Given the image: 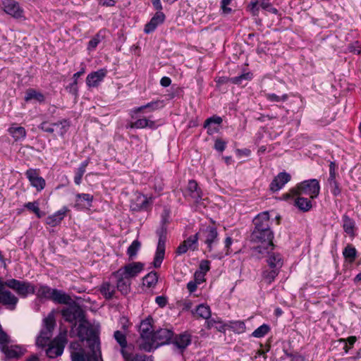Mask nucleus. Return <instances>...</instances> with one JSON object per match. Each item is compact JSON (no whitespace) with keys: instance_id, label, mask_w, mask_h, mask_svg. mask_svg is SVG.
I'll use <instances>...</instances> for the list:
<instances>
[{"instance_id":"nucleus-33","label":"nucleus","mask_w":361,"mask_h":361,"mask_svg":"<svg viewBox=\"0 0 361 361\" xmlns=\"http://www.w3.org/2000/svg\"><path fill=\"white\" fill-rule=\"evenodd\" d=\"M342 219L343 222V228L344 231L350 236H354L355 228V221L345 214L343 216Z\"/></svg>"},{"instance_id":"nucleus-7","label":"nucleus","mask_w":361,"mask_h":361,"mask_svg":"<svg viewBox=\"0 0 361 361\" xmlns=\"http://www.w3.org/2000/svg\"><path fill=\"white\" fill-rule=\"evenodd\" d=\"M197 235L198 240L203 242L207 246V252H212L213 247L218 243V232L216 227L207 226L200 230Z\"/></svg>"},{"instance_id":"nucleus-64","label":"nucleus","mask_w":361,"mask_h":361,"mask_svg":"<svg viewBox=\"0 0 361 361\" xmlns=\"http://www.w3.org/2000/svg\"><path fill=\"white\" fill-rule=\"evenodd\" d=\"M197 283L196 281H190L187 284V288L190 293H193L197 290Z\"/></svg>"},{"instance_id":"nucleus-55","label":"nucleus","mask_w":361,"mask_h":361,"mask_svg":"<svg viewBox=\"0 0 361 361\" xmlns=\"http://www.w3.org/2000/svg\"><path fill=\"white\" fill-rule=\"evenodd\" d=\"M89 164H90V159H87L86 160L82 161L80 164V166L77 169V170L75 171V174L82 176L86 171V167L88 166Z\"/></svg>"},{"instance_id":"nucleus-47","label":"nucleus","mask_w":361,"mask_h":361,"mask_svg":"<svg viewBox=\"0 0 361 361\" xmlns=\"http://www.w3.org/2000/svg\"><path fill=\"white\" fill-rule=\"evenodd\" d=\"M70 348L73 350L71 351V356L72 357L73 354L80 353L83 355L85 357L92 355V351L90 350L88 353H85V350L81 348L80 344L78 342H72L70 345Z\"/></svg>"},{"instance_id":"nucleus-15","label":"nucleus","mask_w":361,"mask_h":361,"mask_svg":"<svg viewBox=\"0 0 361 361\" xmlns=\"http://www.w3.org/2000/svg\"><path fill=\"white\" fill-rule=\"evenodd\" d=\"M18 302V298L10 290L4 289L0 292V303L8 310H14Z\"/></svg>"},{"instance_id":"nucleus-62","label":"nucleus","mask_w":361,"mask_h":361,"mask_svg":"<svg viewBox=\"0 0 361 361\" xmlns=\"http://www.w3.org/2000/svg\"><path fill=\"white\" fill-rule=\"evenodd\" d=\"M258 4H259L258 0H251L250 4L248 6L250 8V10L252 11V13L254 15H256L258 12V8H257Z\"/></svg>"},{"instance_id":"nucleus-40","label":"nucleus","mask_w":361,"mask_h":361,"mask_svg":"<svg viewBox=\"0 0 361 361\" xmlns=\"http://www.w3.org/2000/svg\"><path fill=\"white\" fill-rule=\"evenodd\" d=\"M228 328L236 334H243L246 330L245 324L242 321H233L228 324Z\"/></svg>"},{"instance_id":"nucleus-34","label":"nucleus","mask_w":361,"mask_h":361,"mask_svg":"<svg viewBox=\"0 0 361 361\" xmlns=\"http://www.w3.org/2000/svg\"><path fill=\"white\" fill-rule=\"evenodd\" d=\"M76 200L75 203V207L77 209H81L85 207L82 202H86L88 206H91V203L93 200V196L88 193H78L75 195Z\"/></svg>"},{"instance_id":"nucleus-56","label":"nucleus","mask_w":361,"mask_h":361,"mask_svg":"<svg viewBox=\"0 0 361 361\" xmlns=\"http://www.w3.org/2000/svg\"><path fill=\"white\" fill-rule=\"evenodd\" d=\"M209 262L207 260H202L200 264L199 270L197 271L205 275V274L209 270Z\"/></svg>"},{"instance_id":"nucleus-17","label":"nucleus","mask_w":361,"mask_h":361,"mask_svg":"<svg viewBox=\"0 0 361 361\" xmlns=\"http://www.w3.org/2000/svg\"><path fill=\"white\" fill-rule=\"evenodd\" d=\"M273 248H269V252L261 254L262 255H267V262L270 269H276L280 270L283 264V259L281 254L271 252Z\"/></svg>"},{"instance_id":"nucleus-6","label":"nucleus","mask_w":361,"mask_h":361,"mask_svg":"<svg viewBox=\"0 0 361 361\" xmlns=\"http://www.w3.org/2000/svg\"><path fill=\"white\" fill-rule=\"evenodd\" d=\"M67 305L68 306L63 308L61 312L63 318L66 322L72 324L74 326H76L78 322H84V311L75 301H72Z\"/></svg>"},{"instance_id":"nucleus-61","label":"nucleus","mask_w":361,"mask_h":361,"mask_svg":"<svg viewBox=\"0 0 361 361\" xmlns=\"http://www.w3.org/2000/svg\"><path fill=\"white\" fill-rule=\"evenodd\" d=\"M66 90L72 94L76 96L78 94L77 82L73 81L72 83H71L68 86L66 87Z\"/></svg>"},{"instance_id":"nucleus-27","label":"nucleus","mask_w":361,"mask_h":361,"mask_svg":"<svg viewBox=\"0 0 361 361\" xmlns=\"http://www.w3.org/2000/svg\"><path fill=\"white\" fill-rule=\"evenodd\" d=\"M222 121L223 120L221 117L218 116H213L205 120L204 128L207 129V133L209 135H212L218 131V128L216 127H213L212 125L215 124L219 126Z\"/></svg>"},{"instance_id":"nucleus-37","label":"nucleus","mask_w":361,"mask_h":361,"mask_svg":"<svg viewBox=\"0 0 361 361\" xmlns=\"http://www.w3.org/2000/svg\"><path fill=\"white\" fill-rule=\"evenodd\" d=\"M158 281V275L155 271H151L143 278V285L148 288L154 287Z\"/></svg>"},{"instance_id":"nucleus-1","label":"nucleus","mask_w":361,"mask_h":361,"mask_svg":"<svg viewBox=\"0 0 361 361\" xmlns=\"http://www.w3.org/2000/svg\"><path fill=\"white\" fill-rule=\"evenodd\" d=\"M44 328L41 330L39 336L37 338L36 344L39 347H44L48 345L46 354L49 358H55L62 355L66 343V333L61 334L53 341H50L52 336V331L56 326L55 317L51 312L44 319Z\"/></svg>"},{"instance_id":"nucleus-12","label":"nucleus","mask_w":361,"mask_h":361,"mask_svg":"<svg viewBox=\"0 0 361 361\" xmlns=\"http://www.w3.org/2000/svg\"><path fill=\"white\" fill-rule=\"evenodd\" d=\"M139 332L142 339L141 343H146L150 341L154 333L153 319L152 317L149 316L140 322Z\"/></svg>"},{"instance_id":"nucleus-11","label":"nucleus","mask_w":361,"mask_h":361,"mask_svg":"<svg viewBox=\"0 0 361 361\" xmlns=\"http://www.w3.org/2000/svg\"><path fill=\"white\" fill-rule=\"evenodd\" d=\"M152 203V199L147 196L137 194L131 200L130 209L134 212L147 211Z\"/></svg>"},{"instance_id":"nucleus-44","label":"nucleus","mask_w":361,"mask_h":361,"mask_svg":"<svg viewBox=\"0 0 361 361\" xmlns=\"http://www.w3.org/2000/svg\"><path fill=\"white\" fill-rule=\"evenodd\" d=\"M270 330L269 325L264 324L256 329L251 334L255 338H262L268 334Z\"/></svg>"},{"instance_id":"nucleus-52","label":"nucleus","mask_w":361,"mask_h":361,"mask_svg":"<svg viewBox=\"0 0 361 361\" xmlns=\"http://www.w3.org/2000/svg\"><path fill=\"white\" fill-rule=\"evenodd\" d=\"M202 191L200 188L188 194H185V197L190 198L195 203H198L202 200Z\"/></svg>"},{"instance_id":"nucleus-36","label":"nucleus","mask_w":361,"mask_h":361,"mask_svg":"<svg viewBox=\"0 0 361 361\" xmlns=\"http://www.w3.org/2000/svg\"><path fill=\"white\" fill-rule=\"evenodd\" d=\"M280 270L276 269H265L263 271L262 273V277L264 281L270 284L271 282L274 281L276 277L279 274Z\"/></svg>"},{"instance_id":"nucleus-51","label":"nucleus","mask_w":361,"mask_h":361,"mask_svg":"<svg viewBox=\"0 0 361 361\" xmlns=\"http://www.w3.org/2000/svg\"><path fill=\"white\" fill-rule=\"evenodd\" d=\"M125 361H153L152 357L145 355H136L131 356V353L127 355V357H124Z\"/></svg>"},{"instance_id":"nucleus-3","label":"nucleus","mask_w":361,"mask_h":361,"mask_svg":"<svg viewBox=\"0 0 361 361\" xmlns=\"http://www.w3.org/2000/svg\"><path fill=\"white\" fill-rule=\"evenodd\" d=\"M78 336L82 341H86L88 343L89 348L92 351V355L86 357L87 361H101L98 332L85 319L84 322L79 323Z\"/></svg>"},{"instance_id":"nucleus-5","label":"nucleus","mask_w":361,"mask_h":361,"mask_svg":"<svg viewBox=\"0 0 361 361\" xmlns=\"http://www.w3.org/2000/svg\"><path fill=\"white\" fill-rule=\"evenodd\" d=\"M173 337V332L167 329H160L154 331L149 341L140 343V348L147 352H150L158 347L170 343Z\"/></svg>"},{"instance_id":"nucleus-59","label":"nucleus","mask_w":361,"mask_h":361,"mask_svg":"<svg viewBox=\"0 0 361 361\" xmlns=\"http://www.w3.org/2000/svg\"><path fill=\"white\" fill-rule=\"evenodd\" d=\"M226 142L222 140L217 139L214 143V149L219 152H223L226 148Z\"/></svg>"},{"instance_id":"nucleus-45","label":"nucleus","mask_w":361,"mask_h":361,"mask_svg":"<svg viewBox=\"0 0 361 361\" xmlns=\"http://www.w3.org/2000/svg\"><path fill=\"white\" fill-rule=\"evenodd\" d=\"M141 247V243L137 240L133 241L130 245L128 247L127 250V254L130 258H133L137 255L138 250Z\"/></svg>"},{"instance_id":"nucleus-32","label":"nucleus","mask_w":361,"mask_h":361,"mask_svg":"<svg viewBox=\"0 0 361 361\" xmlns=\"http://www.w3.org/2000/svg\"><path fill=\"white\" fill-rule=\"evenodd\" d=\"M54 289L47 285L40 284L37 290L35 289L37 297L39 299L51 300Z\"/></svg>"},{"instance_id":"nucleus-22","label":"nucleus","mask_w":361,"mask_h":361,"mask_svg":"<svg viewBox=\"0 0 361 361\" xmlns=\"http://www.w3.org/2000/svg\"><path fill=\"white\" fill-rule=\"evenodd\" d=\"M114 336L121 346V353L123 357H127V355L130 353V348L127 345L126 335L121 331H116Z\"/></svg>"},{"instance_id":"nucleus-19","label":"nucleus","mask_w":361,"mask_h":361,"mask_svg":"<svg viewBox=\"0 0 361 361\" xmlns=\"http://www.w3.org/2000/svg\"><path fill=\"white\" fill-rule=\"evenodd\" d=\"M290 175L286 172L279 173L270 183V190L276 192L281 190L290 180Z\"/></svg>"},{"instance_id":"nucleus-10","label":"nucleus","mask_w":361,"mask_h":361,"mask_svg":"<svg viewBox=\"0 0 361 361\" xmlns=\"http://www.w3.org/2000/svg\"><path fill=\"white\" fill-rule=\"evenodd\" d=\"M143 268L144 264L142 262H132L120 268L113 274L114 276H124V277L130 279L131 278L135 277L139 273H140Z\"/></svg>"},{"instance_id":"nucleus-53","label":"nucleus","mask_w":361,"mask_h":361,"mask_svg":"<svg viewBox=\"0 0 361 361\" xmlns=\"http://www.w3.org/2000/svg\"><path fill=\"white\" fill-rule=\"evenodd\" d=\"M231 3V0H221L220 8L223 15H228L233 11L232 8L228 6Z\"/></svg>"},{"instance_id":"nucleus-9","label":"nucleus","mask_w":361,"mask_h":361,"mask_svg":"<svg viewBox=\"0 0 361 361\" xmlns=\"http://www.w3.org/2000/svg\"><path fill=\"white\" fill-rule=\"evenodd\" d=\"M156 233L159 237V240L154 257L153 265L155 268H159L161 267L165 255V243L167 234L166 226H160L159 228H157Z\"/></svg>"},{"instance_id":"nucleus-50","label":"nucleus","mask_w":361,"mask_h":361,"mask_svg":"<svg viewBox=\"0 0 361 361\" xmlns=\"http://www.w3.org/2000/svg\"><path fill=\"white\" fill-rule=\"evenodd\" d=\"M233 243V240L231 237H227L225 240V252H219V254L217 255H213L212 257L214 258H219V259H221L223 258L225 255H227L229 254V248L231 245Z\"/></svg>"},{"instance_id":"nucleus-8","label":"nucleus","mask_w":361,"mask_h":361,"mask_svg":"<svg viewBox=\"0 0 361 361\" xmlns=\"http://www.w3.org/2000/svg\"><path fill=\"white\" fill-rule=\"evenodd\" d=\"M5 284L7 287L13 290L22 298H26L28 295L35 293V285L27 281L12 279L5 281Z\"/></svg>"},{"instance_id":"nucleus-28","label":"nucleus","mask_w":361,"mask_h":361,"mask_svg":"<svg viewBox=\"0 0 361 361\" xmlns=\"http://www.w3.org/2000/svg\"><path fill=\"white\" fill-rule=\"evenodd\" d=\"M117 279L116 288L123 295H126L130 289V279L124 276H114Z\"/></svg>"},{"instance_id":"nucleus-18","label":"nucleus","mask_w":361,"mask_h":361,"mask_svg":"<svg viewBox=\"0 0 361 361\" xmlns=\"http://www.w3.org/2000/svg\"><path fill=\"white\" fill-rule=\"evenodd\" d=\"M165 20V15L161 11H157L154 16L151 18L150 21L148 22L144 28V32L146 34L153 32L157 27L161 25Z\"/></svg>"},{"instance_id":"nucleus-60","label":"nucleus","mask_w":361,"mask_h":361,"mask_svg":"<svg viewBox=\"0 0 361 361\" xmlns=\"http://www.w3.org/2000/svg\"><path fill=\"white\" fill-rule=\"evenodd\" d=\"M155 302L159 305V307L162 308L166 305L168 302V298L164 295H159L156 297Z\"/></svg>"},{"instance_id":"nucleus-4","label":"nucleus","mask_w":361,"mask_h":361,"mask_svg":"<svg viewBox=\"0 0 361 361\" xmlns=\"http://www.w3.org/2000/svg\"><path fill=\"white\" fill-rule=\"evenodd\" d=\"M320 192V185L317 179L306 180L298 183L296 187L290 190L289 192L283 195V199L289 200L290 195H308L310 199L316 198Z\"/></svg>"},{"instance_id":"nucleus-41","label":"nucleus","mask_w":361,"mask_h":361,"mask_svg":"<svg viewBox=\"0 0 361 361\" xmlns=\"http://www.w3.org/2000/svg\"><path fill=\"white\" fill-rule=\"evenodd\" d=\"M343 255L350 262H353L357 256L356 249L350 244H348L343 250Z\"/></svg>"},{"instance_id":"nucleus-29","label":"nucleus","mask_w":361,"mask_h":361,"mask_svg":"<svg viewBox=\"0 0 361 361\" xmlns=\"http://www.w3.org/2000/svg\"><path fill=\"white\" fill-rule=\"evenodd\" d=\"M129 127L130 128H137V129L138 128H145L156 129L157 126L154 121H151L146 118H143L137 119L135 122L131 123L129 125Z\"/></svg>"},{"instance_id":"nucleus-23","label":"nucleus","mask_w":361,"mask_h":361,"mask_svg":"<svg viewBox=\"0 0 361 361\" xmlns=\"http://www.w3.org/2000/svg\"><path fill=\"white\" fill-rule=\"evenodd\" d=\"M290 198L293 200L294 205L302 212H307L312 207L311 200L301 195H290L289 199Z\"/></svg>"},{"instance_id":"nucleus-39","label":"nucleus","mask_w":361,"mask_h":361,"mask_svg":"<svg viewBox=\"0 0 361 361\" xmlns=\"http://www.w3.org/2000/svg\"><path fill=\"white\" fill-rule=\"evenodd\" d=\"M31 99H35L39 102H42L44 100V96L42 93L37 92L33 89H29L26 92L25 100L28 102Z\"/></svg>"},{"instance_id":"nucleus-54","label":"nucleus","mask_w":361,"mask_h":361,"mask_svg":"<svg viewBox=\"0 0 361 361\" xmlns=\"http://www.w3.org/2000/svg\"><path fill=\"white\" fill-rule=\"evenodd\" d=\"M260 6L264 9V10H267L268 11H269L270 13H274V14H278V10L274 8V7H272L271 5L266 0H262L261 1V3H260Z\"/></svg>"},{"instance_id":"nucleus-35","label":"nucleus","mask_w":361,"mask_h":361,"mask_svg":"<svg viewBox=\"0 0 361 361\" xmlns=\"http://www.w3.org/2000/svg\"><path fill=\"white\" fill-rule=\"evenodd\" d=\"M62 127L61 121L54 123H49L47 121H44L39 125V128L44 132L52 133L57 130V128H62Z\"/></svg>"},{"instance_id":"nucleus-2","label":"nucleus","mask_w":361,"mask_h":361,"mask_svg":"<svg viewBox=\"0 0 361 361\" xmlns=\"http://www.w3.org/2000/svg\"><path fill=\"white\" fill-rule=\"evenodd\" d=\"M254 229L251 233V240L259 245L254 247L257 254H264L269 248L274 247V232L271 228V221L268 212H263L253 219Z\"/></svg>"},{"instance_id":"nucleus-58","label":"nucleus","mask_w":361,"mask_h":361,"mask_svg":"<svg viewBox=\"0 0 361 361\" xmlns=\"http://www.w3.org/2000/svg\"><path fill=\"white\" fill-rule=\"evenodd\" d=\"M329 185L330 186L331 191L334 196H338L341 194V190L336 181H333L332 183H329Z\"/></svg>"},{"instance_id":"nucleus-48","label":"nucleus","mask_w":361,"mask_h":361,"mask_svg":"<svg viewBox=\"0 0 361 361\" xmlns=\"http://www.w3.org/2000/svg\"><path fill=\"white\" fill-rule=\"evenodd\" d=\"M252 74L250 72L243 73L240 75L231 78V82L233 84L240 85L243 80H250L252 79Z\"/></svg>"},{"instance_id":"nucleus-46","label":"nucleus","mask_w":361,"mask_h":361,"mask_svg":"<svg viewBox=\"0 0 361 361\" xmlns=\"http://www.w3.org/2000/svg\"><path fill=\"white\" fill-rule=\"evenodd\" d=\"M265 97L271 102H281L287 101L288 95L287 94H283L281 96H279L274 93H267L265 94Z\"/></svg>"},{"instance_id":"nucleus-49","label":"nucleus","mask_w":361,"mask_h":361,"mask_svg":"<svg viewBox=\"0 0 361 361\" xmlns=\"http://www.w3.org/2000/svg\"><path fill=\"white\" fill-rule=\"evenodd\" d=\"M24 207L28 210L35 213L38 218L42 217V213L40 212L39 203L37 202H27L25 204Z\"/></svg>"},{"instance_id":"nucleus-16","label":"nucleus","mask_w":361,"mask_h":361,"mask_svg":"<svg viewBox=\"0 0 361 361\" xmlns=\"http://www.w3.org/2000/svg\"><path fill=\"white\" fill-rule=\"evenodd\" d=\"M107 74L105 68H101L87 75L86 84L89 87H97L104 80Z\"/></svg>"},{"instance_id":"nucleus-20","label":"nucleus","mask_w":361,"mask_h":361,"mask_svg":"<svg viewBox=\"0 0 361 361\" xmlns=\"http://www.w3.org/2000/svg\"><path fill=\"white\" fill-rule=\"evenodd\" d=\"M173 344L183 352L191 343V334L183 332L173 337Z\"/></svg>"},{"instance_id":"nucleus-38","label":"nucleus","mask_w":361,"mask_h":361,"mask_svg":"<svg viewBox=\"0 0 361 361\" xmlns=\"http://www.w3.org/2000/svg\"><path fill=\"white\" fill-rule=\"evenodd\" d=\"M195 312L197 316L205 319H208L211 317L210 307L204 304L199 305L195 310Z\"/></svg>"},{"instance_id":"nucleus-30","label":"nucleus","mask_w":361,"mask_h":361,"mask_svg":"<svg viewBox=\"0 0 361 361\" xmlns=\"http://www.w3.org/2000/svg\"><path fill=\"white\" fill-rule=\"evenodd\" d=\"M8 132L16 142L24 140L27 134L26 130L23 127L16 126L15 125H12L8 129Z\"/></svg>"},{"instance_id":"nucleus-43","label":"nucleus","mask_w":361,"mask_h":361,"mask_svg":"<svg viewBox=\"0 0 361 361\" xmlns=\"http://www.w3.org/2000/svg\"><path fill=\"white\" fill-rule=\"evenodd\" d=\"M104 36L103 35V32H98L89 42L87 49L89 50L94 49L97 45L104 39Z\"/></svg>"},{"instance_id":"nucleus-21","label":"nucleus","mask_w":361,"mask_h":361,"mask_svg":"<svg viewBox=\"0 0 361 361\" xmlns=\"http://www.w3.org/2000/svg\"><path fill=\"white\" fill-rule=\"evenodd\" d=\"M198 237L197 235H191L185 240L176 250L178 255L185 254L189 249L195 250L197 249Z\"/></svg>"},{"instance_id":"nucleus-31","label":"nucleus","mask_w":361,"mask_h":361,"mask_svg":"<svg viewBox=\"0 0 361 361\" xmlns=\"http://www.w3.org/2000/svg\"><path fill=\"white\" fill-rule=\"evenodd\" d=\"M102 295L107 300L111 299L116 292L114 285L108 281L102 283L99 288Z\"/></svg>"},{"instance_id":"nucleus-13","label":"nucleus","mask_w":361,"mask_h":361,"mask_svg":"<svg viewBox=\"0 0 361 361\" xmlns=\"http://www.w3.org/2000/svg\"><path fill=\"white\" fill-rule=\"evenodd\" d=\"M4 11L15 18H24L23 9L19 4L14 0H5L3 1Z\"/></svg>"},{"instance_id":"nucleus-57","label":"nucleus","mask_w":361,"mask_h":361,"mask_svg":"<svg viewBox=\"0 0 361 361\" xmlns=\"http://www.w3.org/2000/svg\"><path fill=\"white\" fill-rule=\"evenodd\" d=\"M200 188L198 187V185L195 180H191L188 182L187 189L185 192V194H188L192 191H195Z\"/></svg>"},{"instance_id":"nucleus-14","label":"nucleus","mask_w":361,"mask_h":361,"mask_svg":"<svg viewBox=\"0 0 361 361\" xmlns=\"http://www.w3.org/2000/svg\"><path fill=\"white\" fill-rule=\"evenodd\" d=\"M25 176L29 180L30 185L35 188L37 191L42 190L46 185L45 180L39 176L37 169H29L25 172Z\"/></svg>"},{"instance_id":"nucleus-26","label":"nucleus","mask_w":361,"mask_h":361,"mask_svg":"<svg viewBox=\"0 0 361 361\" xmlns=\"http://www.w3.org/2000/svg\"><path fill=\"white\" fill-rule=\"evenodd\" d=\"M2 352L8 358H18L24 353L20 347L17 345L8 346L6 344L2 345Z\"/></svg>"},{"instance_id":"nucleus-63","label":"nucleus","mask_w":361,"mask_h":361,"mask_svg":"<svg viewBox=\"0 0 361 361\" xmlns=\"http://www.w3.org/2000/svg\"><path fill=\"white\" fill-rule=\"evenodd\" d=\"M195 280L197 284H200L202 282L204 281V274L196 271L195 273Z\"/></svg>"},{"instance_id":"nucleus-24","label":"nucleus","mask_w":361,"mask_h":361,"mask_svg":"<svg viewBox=\"0 0 361 361\" xmlns=\"http://www.w3.org/2000/svg\"><path fill=\"white\" fill-rule=\"evenodd\" d=\"M67 212L68 209L66 207H63L52 215L49 216L46 219V223L50 226H56L63 219Z\"/></svg>"},{"instance_id":"nucleus-25","label":"nucleus","mask_w":361,"mask_h":361,"mask_svg":"<svg viewBox=\"0 0 361 361\" xmlns=\"http://www.w3.org/2000/svg\"><path fill=\"white\" fill-rule=\"evenodd\" d=\"M51 300L54 302L63 305H68L72 301H73L71 296L66 294L65 292L55 288L53 290Z\"/></svg>"},{"instance_id":"nucleus-42","label":"nucleus","mask_w":361,"mask_h":361,"mask_svg":"<svg viewBox=\"0 0 361 361\" xmlns=\"http://www.w3.org/2000/svg\"><path fill=\"white\" fill-rule=\"evenodd\" d=\"M161 102L159 101L151 102L145 105L133 109L132 112L134 114H137L142 111L144 109H149V111H152L159 108V104Z\"/></svg>"}]
</instances>
